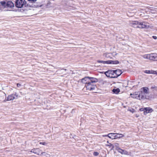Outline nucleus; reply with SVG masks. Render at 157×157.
<instances>
[{
    "label": "nucleus",
    "instance_id": "nucleus-1",
    "mask_svg": "<svg viewBox=\"0 0 157 157\" xmlns=\"http://www.w3.org/2000/svg\"><path fill=\"white\" fill-rule=\"evenodd\" d=\"M131 24L132 26L136 28H140L143 29L146 28L147 25L146 23L144 22H140L138 21H133L132 22Z\"/></svg>",
    "mask_w": 157,
    "mask_h": 157
},
{
    "label": "nucleus",
    "instance_id": "nucleus-2",
    "mask_svg": "<svg viewBox=\"0 0 157 157\" xmlns=\"http://www.w3.org/2000/svg\"><path fill=\"white\" fill-rule=\"evenodd\" d=\"M26 2L25 0H16L15 2V6L18 8H21L24 6H26Z\"/></svg>",
    "mask_w": 157,
    "mask_h": 157
},
{
    "label": "nucleus",
    "instance_id": "nucleus-3",
    "mask_svg": "<svg viewBox=\"0 0 157 157\" xmlns=\"http://www.w3.org/2000/svg\"><path fill=\"white\" fill-rule=\"evenodd\" d=\"M142 92H141L140 94H139L138 92H135L134 94H131L130 95L132 98H133L137 99H144L146 97L144 96L143 95Z\"/></svg>",
    "mask_w": 157,
    "mask_h": 157
},
{
    "label": "nucleus",
    "instance_id": "nucleus-4",
    "mask_svg": "<svg viewBox=\"0 0 157 157\" xmlns=\"http://www.w3.org/2000/svg\"><path fill=\"white\" fill-rule=\"evenodd\" d=\"M85 87L86 88L87 90H94L96 86L94 84L91 83L89 81L87 83H86Z\"/></svg>",
    "mask_w": 157,
    "mask_h": 157
},
{
    "label": "nucleus",
    "instance_id": "nucleus-5",
    "mask_svg": "<svg viewBox=\"0 0 157 157\" xmlns=\"http://www.w3.org/2000/svg\"><path fill=\"white\" fill-rule=\"evenodd\" d=\"M105 74L108 77L115 78V74H114V70H109L105 72Z\"/></svg>",
    "mask_w": 157,
    "mask_h": 157
},
{
    "label": "nucleus",
    "instance_id": "nucleus-6",
    "mask_svg": "<svg viewBox=\"0 0 157 157\" xmlns=\"http://www.w3.org/2000/svg\"><path fill=\"white\" fill-rule=\"evenodd\" d=\"M150 60L153 61H157V54L151 53L150 54Z\"/></svg>",
    "mask_w": 157,
    "mask_h": 157
},
{
    "label": "nucleus",
    "instance_id": "nucleus-7",
    "mask_svg": "<svg viewBox=\"0 0 157 157\" xmlns=\"http://www.w3.org/2000/svg\"><path fill=\"white\" fill-rule=\"evenodd\" d=\"M17 96L13 94L9 95L7 98V101H9L13 100L17 98Z\"/></svg>",
    "mask_w": 157,
    "mask_h": 157
},
{
    "label": "nucleus",
    "instance_id": "nucleus-8",
    "mask_svg": "<svg viewBox=\"0 0 157 157\" xmlns=\"http://www.w3.org/2000/svg\"><path fill=\"white\" fill-rule=\"evenodd\" d=\"M114 74H115V78H117L122 73L121 70L119 69H117L116 70H114Z\"/></svg>",
    "mask_w": 157,
    "mask_h": 157
},
{
    "label": "nucleus",
    "instance_id": "nucleus-9",
    "mask_svg": "<svg viewBox=\"0 0 157 157\" xmlns=\"http://www.w3.org/2000/svg\"><path fill=\"white\" fill-rule=\"evenodd\" d=\"M82 82L86 84V83H87L90 81L89 77H86L81 79Z\"/></svg>",
    "mask_w": 157,
    "mask_h": 157
},
{
    "label": "nucleus",
    "instance_id": "nucleus-10",
    "mask_svg": "<svg viewBox=\"0 0 157 157\" xmlns=\"http://www.w3.org/2000/svg\"><path fill=\"white\" fill-rule=\"evenodd\" d=\"M90 82L91 83L94 84V83L97 82L98 81V79L94 77H89Z\"/></svg>",
    "mask_w": 157,
    "mask_h": 157
},
{
    "label": "nucleus",
    "instance_id": "nucleus-11",
    "mask_svg": "<svg viewBox=\"0 0 157 157\" xmlns=\"http://www.w3.org/2000/svg\"><path fill=\"white\" fill-rule=\"evenodd\" d=\"M116 135L115 133H110L108 135H106L105 136H108L109 138L112 139H115L116 136H115Z\"/></svg>",
    "mask_w": 157,
    "mask_h": 157
},
{
    "label": "nucleus",
    "instance_id": "nucleus-12",
    "mask_svg": "<svg viewBox=\"0 0 157 157\" xmlns=\"http://www.w3.org/2000/svg\"><path fill=\"white\" fill-rule=\"evenodd\" d=\"M119 149L117 151L121 154L126 155H128V152L127 151L121 149V148Z\"/></svg>",
    "mask_w": 157,
    "mask_h": 157
},
{
    "label": "nucleus",
    "instance_id": "nucleus-13",
    "mask_svg": "<svg viewBox=\"0 0 157 157\" xmlns=\"http://www.w3.org/2000/svg\"><path fill=\"white\" fill-rule=\"evenodd\" d=\"M14 6V4L11 1H8L6 2V7L12 8Z\"/></svg>",
    "mask_w": 157,
    "mask_h": 157
},
{
    "label": "nucleus",
    "instance_id": "nucleus-14",
    "mask_svg": "<svg viewBox=\"0 0 157 157\" xmlns=\"http://www.w3.org/2000/svg\"><path fill=\"white\" fill-rule=\"evenodd\" d=\"M31 152L39 155L40 153V150L39 148H34L31 150Z\"/></svg>",
    "mask_w": 157,
    "mask_h": 157
},
{
    "label": "nucleus",
    "instance_id": "nucleus-15",
    "mask_svg": "<svg viewBox=\"0 0 157 157\" xmlns=\"http://www.w3.org/2000/svg\"><path fill=\"white\" fill-rule=\"evenodd\" d=\"M145 109L146 111H145L144 115H146L149 113H151L153 111L152 109L150 107H146L145 108Z\"/></svg>",
    "mask_w": 157,
    "mask_h": 157
},
{
    "label": "nucleus",
    "instance_id": "nucleus-16",
    "mask_svg": "<svg viewBox=\"0 0 157 157\" xmlns=\"http://www.w3.org/2000/svg\"><path fill=\"white\" fill-rule=\"evenodd\" d=\"M119 62L118 60H108V64H119Z\"/></svg>",
    "mask_w": 157,
    "mask_h": 157
},
{
    "label": "nucleus",
    "instance_id": "nucleus-17",
    "mask_svg": "<svg viewBox=\"0 0 157 157\" xmlns=\"http://www.w3.org/2000/svg\"><path fill=\"white\" fill-rule=\"evenodd\" d=\"M143 92L146 94L149 93V88L148 87H144L142 88Z\"/></svg>",
    "mask_w": 157,
    "mask_h": 157
},
{
    "label": "nucleus",
    "instance_id": "nucleus-18",
    "mask_svg": "<svg viewBox=\"0 0 157 157\" xmlns=\"http://www.w3.org/2000/svg\"><path fill=\"white\" fill-rule=\"evenodd\" d=\"M114 147H116V149L117 151L120 148L119 147V144L117 143H114L113 145V148Z\"/></svg>",
    "mask_w": 157,
    "mask_h": 157
},
{
    "label": "nucleus",
    "instance_id": "nucleus-19",
    "mask_svg": "<svg viewBox=\"0 0 157 157\" xmlns=\"http://www.w3.org/2000/svg\"><path fill=\"white\" fill-rule=\"evenodd\" d=\"M112 91L114 93L117 94L120 92V90L119 88L113 89Z\"/></svg>",
    "mask_w": 157,
    "mask_h": 157
},
{
    "label": "nucleus",
    "instance_id": "nucleus-20",
    "mask_svg": "<svg viewBox=\"0 0 157 157\" xmlns=\"http://www.w3.org/2000/svg\"><path fill=\"white\" fill-rule=\"evenodd\" d=\"M142 56L145 59H149L150 60V54L144 55Z\"/></svg>",
    "mask_w": 157,
    "mask_h": 157
},
{
    "label": "nucleus",
    "instance_id": "nucleus-21",
    "mask_svg": "<svg viewBox=\"0 0 157 157\" xmlns=\"http://www.w3.org/2000/svg\"><path fill=\"white\" fill-rule=\"evenodd\" d=\"M98 63H101L103 64H108V61H103L98 60L97 61Z\"/></svg>",
    "mask_w": 157,
    "mask_h": 157
},
{
    "label": "nucleus",
    "instance_id": "nucleus-22",
    "mask_svg": "<svg viewBox=\"0 0 157 157\" xmlns=\"http://www.w3.org/2000/svg\"><path fill=\"white\" fill-rule=\"evenodd\" d=\"M1 4L0 5L2 7H3V9L5 7H6V2L3 1L1 2H0Z\"/></svg>",
    "mask_w": 157,
    "mask_h": 157
},
{
    "label": "nucleus",
    "instance_id": "nucleus-23",
    "mask_svg": "<svg viewBox=\"0 0 157 157\" xmlns=\"http://www.w3.org/2000/svg\"><path fill=\"white\" fill-rule=\"evenodd\" d=\"M115 136H116V137H115V139L118 138H120L121 137L124 136L122 134H117L116 133V135Z\"/></svg>",
    "mask_w": 157,
    "mask_h": 157
},
{
    "label": "nucleus",
    "instance_id": "nucleus-24",
    "mask_svg": "<svg viewBox=\"0 0 157 157\" xmlns=\"http://www.w3.org/2000/svg\"><path fill=\"white\" fill-rule=\"evenodd\" d=\"M151 90L153 92L156 91L157 92V87L155 86H152L151 88Z\"/></svg>",
    "mask_w": 157,
    "mask_h": 157
},
{
    "label": "nucleus",
    "instance_id": "nucleus-25",
    "mask_svg": "<svg viewBox=\"0 0 157 157\" xmlns=\"http://www.w3.org/2000/svg\"><path fill=\"white\" fill-rule=\"evenodd\" d=\"M153 71H152L146 70L144 72L147 74H153Z\"/></svg>",
    "mask_w": 157,
    "mask_h": 157
},
{
    "label": "nucleus",
    "instance_id": "nucleus-26",
    "mask_svg": "<svg viewBox=\"0 0 157 157\" xmlns=\"http://www.w3.org/2000/svg\"><path fill=\"white\" fill-rule=\"evenodd\" d=\"M40 144L44 145H46L48 144V143L46 142H40Z\"/></svg>",
    "mask_w": 157,
    "mask_h": 157
},
{
    "label": "nucleus",
    "instance_id": "nucleus-27",
    "mask_svg": "<svg viewBox=\"0 0 157 157\" xmlns=\"http://www.w3.org/2000/svg\"><path fill=\"white\" fill-rule=\"evenodd\" d=\"M140 110L141 111H143L144 113H144H145V111H146V109H145V108H141L140 109Z\"/></svg>",
    "mask_w": 157,
    "mask_h": 157
},
{
    "label": "nucleus",
    "instance_id": "nucleus-28",
    "mask_svg": "<svg viewBox=\"0 0 157 157\" xmlns=\"http://www.w3.org/2000/svg\"><path fill=\"white\" fill-rule=\"evenodd\" d=\"M93 154L94 156H97L98 155L99 153L97 152H94Z\"/></svg>",
    "mask_w": 157,
    "mask_h": 157
},
{
    "label": "nucleus",
    "instance_id": "nucleus-29",
    "mask_svg": "<svg viewBox=\"0 0 157 157\" xmlns=\"http://www.w3.org/2000/svg\"><path fill=\"white\" fill-rule=\"evenodd\" d=\"M28 1L30 2H31L33 3L35 2L37 0H28Z\"/></svg>",
    "mask_w": 157,
    "mask_h": 157
},
{
    "label": "nucleus",
    "instance_id": "nucleus-30",
    "mask_svg": "<svg viewBox=\"0 0 157 157\" xmlns=\"http://www.w3.org/2000/svg\"><path fill=\"white\" fill-rule=\"evenodd\" d=\"M17 86L18 87H19L21 86V85L19 83H17Z\"/></svg>",
    "mask_w": 157,
    "mask_h": 157
},
{
    "label": "nucleus",
    "instance_id": "nucleus-31",
    "mask_svg": "<svg viewBox=\"0 0 157 157\" xmlns=\"http://www.w3.org/2000/svg\"><path fill=\"white\" fill-rule=\"evenodd\" d=\"M152 37L155 39H156L157 38V37L156 36H153Z\"/></svg>",
    "mask_w": 157,
    "mask_h": 157
},
{
    "label": "nucleus",
    "instance_id": "nucleus-32",
    "mask_svg": "<svg viewBox=\"0 0 157 157\" xmlns=\"http://www.w3.org/2000/svg\"><path fill=\"white\" fill-rule=\"evenodd\" d=\"M153 74L157 75V72H156V71H153Z\"/></svg>",
    "mask_w": 157,
    "mask_h": 157
},
{
    "label": "nucleus",
    "instance_id": "nucleus-33",
    "mask_svg": "<svg viewBox=\"0 0 157 157\" xmlns=\"http://www.w3.org/2000/svg\"><path fill=\"white\" fill-rule=\"evenodd\" d=\"M3 9V7L0 5V11H1Z\"/></svg>",
    "mask_w": 157,
    "mask_h": 157
},
{
    "label": "nucleus",
    "instance_id": "nucleus-34",
    "mask_svg": "<svg viewBox=\"0 0 157 157\" xmlns=\"http://www.w3.org/2000/svg\"><path fill=\"white\" fill-rule=\"evenodd\" d=\"M64 70L66 71L67 70V69H64Z\"/></svg>",
    "mask_w": 157,
    "mask_h": 157
},
{
    "label": "nucleus",
    "instance_id": "nucleus-35",
    "mask_svg": "<svg viewBox=\"0 0 157 157\" xmlns=\"http://www.w3.org/2000/svg\"><path fill=\"white\" fill-rule=\"evenodd\" d=\"M43 153H41V154H43Z\"/></svg>",
    "mask_w": 157,
    "mask_h": 157
},
{
    "label": "nucleus",
    "instance_id": "nucleus-36",
    "mask_svg": "<svg viewBox=\"0 0 157 157\" xmlns=\"http://www.w3.org/2000/svg\"><path fill=\"white\" fill-rule=\"evenodd\" d=\"M64 70L63 69H61V70Z\"/></svg>",
    "mask_w": 157,
    "mask_h": 157
}]
</instances>
